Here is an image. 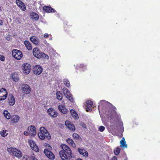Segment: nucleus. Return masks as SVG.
<instances>
[{
    "instance_id": "4c0bfd02",
    "label": "nucleus",
    "mask_w": 160,
    "mask_h": 160,
    "mask_svg": "<svg viewBox=\"0 0 160 160\" xmlns=\"http://www.w3.org/2000/svg\"><path fill=\"white\" fill-rule=\"evenodd\" d=\"M64 24V29L65 31L66 32L67 30V29L68 28H69L71 26L68 24V22H65Z\"/></svg>"
},
{
    "instance_id": "c9c22d12",
    "label": "nucleus",
    "mask_w": 160,
    "mask_h": 160,
    "mask_svg": "<svg viewBox=\"0 0 160 160\" xmlns=\"http://www.w3.org/2000/svg\"><path fill=\"white\" fill-rule=\"evenodd\" d=\"M72 136L73 138L76 140H78L79 138H81L79 135L76 133H74Z\"/></svg>"
},
{
    "instance_id": "0eeeda50",
    "label": "nucleus",
    "mask_w": 160,
    "mask_h": 160,
    "mask_svg": "<svg viewBox=\"0 0 160 160\" xmlns=\"http://www.w3.org/2000/svg\"><path fill=\"white\" fill-rule=\"evenodd\" d=\"M21 89L22 93L26 94H28L31 91L30 86L26 84H22L21 85Z\"/></svg>"
},
{
    "instance_id": "e433bc0d",
    "label": "nucleus",
    "mask_w": 160,
    "mask_h": 160,
    "mask_svg": "<svg viewBox=\"0 0 160 160\" xmlns=\"http://www.w3.org/2000/svg\"><path fill=\"white\" fill-rule=\"evenodd\" d=\"M120 151V148L118 147H117L115 150H114V152L115 155H118L119 154Z\"/></svg>"
},
{
    "instance_id": "c85d7f7f",
    "label": "nucleus",
    "mask_w": 160,
    "mask_h": 160,
    "mask_svg": "<svg viewBox=\"0 0 160 160\" xmlns=\"http://www.w3.org/2000/svg\"><path fill=\"white\" fill-rule=\"evenodd\" d=\"M67 142L68 144L70 146L73 147H75L76 145L74 141L71 139L68 138L67 139Z\"/></svg>"
},
{
    "instance_id": "423d86ee",
    "label": "nucleus",
    "mask_w": 160,
    "mask_h": 160,
    "mask_svg": "<svg viewBox=\"0 0 160 160\" xmlns=\"http://www.w3.org/2000/svg\"><path fill=\"white\" fill-rule=\"evenodd\" d=\"M22 68L23 73L28 74L31 71V65L28 63H24L22 65Z\"/></svg>"
},
{
    "instance_id": "6ab92c4d",
    "label": "nucleus",
    "mask_w": 160,
    "mask_h": 160,
    "mask_svg": "<svg viewBox=\"0 0 160 160\" xmlns=\"http://www.w3.org/2000/svg\"><path fill=\"white\" fill-rule=\"evenodd\" d=\"M78 151L79 153L83 157L86 158L88 156V153L85 149L78 148Z\"/></svg>"
},
{
    "instance_id": "37998d69",
    "label": "nucleus",
    "mask_w": 160,
    "mask_h": 160,
    "mask_svg": "<svg viewBox=\"0 0 160 160\" xmlns=\"http://www.w3.org/2000/svg\"><path fill=\"white\" fill-rule=\"evenodd\" d=\"M44 37L45 38H47L48 37V33H45L44 35Z\"/></svg>"
},
{
    "instance_id": "473e14b6",
    "label": "nucleus",
    "mask_w": 160,
    "mask_h": 160,
    "mask_svg": "<svg viewBox=\"0 0 160 160\" xmlns=\"http://www.w3.org/2000/svg\"><path fill=\"white\" fill-rule=\"evenodd\" d=\"M93 102L91 100H88L86 102V107L88 109H90L92 106Z\"/></svg>"
},
{
    "instance_id": "ddd939ff",
    "label": "nucleus",
    "mask_w": 160,
    "mask_h": 160,
    "mask_svg": "<svg viewBox=\"0 0 160 160\" xmlns=\"http://www.w3.org/2000/svg\"><path fill=\"white\" fill-rule=\"evenodd\" d=\"M29 142L30 147L33 151L36 152H38L39 151L38 146L34 141L32 140H30L29 141Z\"/></svg>"
},
{
    "instance_id": "79ce46f5",
    "label": "nucleus",
    "mask_w": 160,
    "mask_h": 160,
    "mask_svg": "<svg viewBox=\"0 0 160 160\" xmlns=\"http://www.w3.org/2000/svg\"><path fill=\"white\" fill-rule=\"evenodd\" d=\"M5 60V57L3 55H1V61H4Z\"/></svg>"
},
{
    "instance_id": "2eb2a0df",
    "label": "nucleus",
    "mask_w": 160,
    "mask_h": 160,
    "mask_svg": "<svg viewBox=\"0 0 160 160\" xmlns=\"http://www.w3.org/2000/svg\"><path fill=\"white\" fill-rule=\"evenodd\" d=\"M65 125L70 130L72 131H75V128L74 125L70 121H66L65 122Z\"/></svg>"
},
{
    "instance_id": "ea45409f",
    "label": "nucleus",
    "mask_w": 160,
    "mask_h": 160,
    "mask_svg": "<svg viewBox=\"0 0 160 160\" xmlns=\"http://www.w3.org/2000/svg\"><path fill=\"white\" fill-rule=\"evenodd\" d=\"M30 158L27 155H26L23 157L22 160H29Z\"/></svg>"
},
{
    "instance_id": "f8f14e48",
    "label": "nucleus",
    "mask_w": 160,
    "mask_h": 160,
    "mask_svg": "<svg viewBox=\"0 0 160 160\" xmlns=\"http://www.w3.org/2000/svg\"><path fill=\"white\" fill-rule=\"evenodd\" d=\"M28 131L30 135L34 136L36 134V130L35 126L32 125L30 126L28 128Z\"/></svg>"
},
{
    "instance_id": "aec40b11",
    "label": "nucleus",
    "mask_w": 160,
    "mask_h": 160,
    "mask_svg": "<svg viewBox=\"0 0 160 160\" xmlns=\"http://www.w3.org/2000/svg\"><path fill=\"white\" fill-rule=\"evenodd\" d=\"M8 101L9 104L10 106H13L15 104V99L12 94L9 95Z\"/></svg>"
},
{
    "instance_id": "1a4fd4ad",
    "label": "nucleus",
    "mask_w": 160,
    "mask_h": 160,
    "mask_svg": "<svg viewBox=\"0 0 160 160\" xmlns=\"http://www.w3.org/2000/svg\"><path fill=\"white\" fill-rule=\"evenodd\" d=\"M48 114L52 118L56 117L58 114V112L52 108H50L47 110Z\"/></svg>"
},
{
    "instance_id": "393cba45",
    "label": "nucleus",
    "mask_w": 160,
    "mask_h": 160,
    "mask_svg": "<svg viewBox=\"0 0 160 160\" xmlns=\"http://www.w3.org/2000/svg\"><path fill=\"white\" fill-rule=\"evenodd\" d=\"M11 78L15 82H17L19 80V78L18 74L14 72L11 74Z\"/></svg>"
},
{
    "instance_id": "de8ad7c7",
    "label": "nucleus",
    "mask_w": 160,
    "mask_h": 160,
    "mask_svg": "<svg viewBox=\"0 0 160 160\" xmlns=\"http://www.w3.org/2000/svg\"><path fill=\"white\" fill-rule=\"evenodd\" d=\"M0 21H1V25H2V24H1V23H3V22H2V20H0Z\"/></svg>"
},
{
    "instance_id": "39448f33",
    "label": "nucleus",
    "mask_w": 160,
    "mask_h": 160,
    "mask_svg": "<svg viewBox=\"0 0 160 160\" xmlns=\"http://www.w3.org/2000/svg\"><path fill=\"white\" fill-rule=\"evenodd\" d=\"M12 55L13 57L16 59L20 60L23 56L22 52L17 49H13L12 51Z\"/></svg>"
},
{
    "instance_id": "5701e85b",
    "label": "nucleus",
    "mask_w": 160,
    "mask_h": 160,
    "mask_svg": "<svg viewBox=\"0 0 160 160\" xmlns=\"http://www.w3.org/2000/svg\"><path fill=\"white\" fill-rule=\"evenodd\" d=\"M58 108L59 110L62 113L64 114L67 113L68 110L65 107L62 105H59L58 106Z\"/></svg>"
},
{
    "instance_id": "f03ea898",
    "label": "nucleus",
    "mask_w": 160,
    "mask_h": 160,
    "mask_svg": "<svg viewBox=\"0 0 160 160\" xmlns=\"http://www.w3.org/2000/svg\"><path fill=\"white\" fill-rule=\"evenodd\" d=\"M38 135L39 138L41 140L47 139L49 140L51 136L47 130L44 127H41L40 129V132L38 133Z\"/></svg>"
},
{
    "instance_id": "b1692460",
    "label": "nucleus",
    "mask_w": 160,
    "mask_h": 160,
    "mask_svg": "<svg viewBox=\"0 0 160 160\" xmlns=\"http://www.w3.org/2000/svg\"><path fill=\"white\" fill-rule=\"evenodd\" d=\"M59 155L62 160H68V157L64 151H60L59 152Z\"/></svg>"
},
{
    "instance_id": "f3484780",
    "label": "nucleus",
    "mask_w": 160,
    "mask_h": 160,
    "mask_svg": "<svg viewBox=\"0 0 160 160\" xmlns=\"http://www.w3.org/2000/svg\"><path fill=\"white\" fill-rule=\"evenodd\" d=\"M43 10L48 13L56 12V11L51 7L44 6L43 7Z\"/></svg>"
},
{
    "instance_id": "6e6552de",
    "label": "nucleus",
    "mask_w": 160,
    "mask_h": 160,
    "mask_svg": "<svg viewBox=\"0 0 160 160\" xmlns=\"http://www.w3.org/2000/svg\"><path fill=\"white\" fill-rule=\"evenodd\" d=\"M42 67L39 65H35L33 68V73L36 75L41 74L42 72Z\"/></svg>"
},
{
    "instance_id": "cd10ccee",
    "label": "nucleus",
    "mask_w": 160,
    "mask_h": 160,
    "mask_svg": "<svg viewBox=\"0 0 160 160\" xmlns=\"http://www.w3.org/2000/svg\"><path fill=\"white\" fill-rule=\"evenodd\" d=\"M70 113H71L72 117L75 119H77L79 117L78 115L76 112V111L73 109H71L70 110Z\"/></svg>"
},
{
    "instance_id": "dca6fc26",
    "label": "nucleus",
    "mask_w": 160,
    "mask_h": 160,
    "mask_svg": "<svg viewBox=\"0 0 160 160\" xmlns=\"http://www.w3.org/2000/svg\"><path fill=\"white\" fill-rule=\"evenodd\" d=\"M66 92L64 93V95L70 101L72 102H74V99L73 98L72 95L68 89H66Z\"/></svg>"
},
{
    "instance_id": "a878e982",
    "label": "nucleus",
    "mask_w": 160,
    "mask_h": 160,
    "mask_svg": "<svg viewBox=\"0 0 160 160\" xmlns=\"http://www.w3.org/2000/svg\"><path fill=\"white\" fill-rule=\"evenodd\" d=\"M26 48L28 50H31L32 49V46L31 43L28 41L25 40L24 42Z\"/></svg>"
},
{
    "instance_id": "a19ab883",
    "label": "nucleus",
    "mask_w": 160,
    "mask_h": 160,
    "mask_svg": "<svg viewBox=\"0 0 160 160\" xmlns=\"http://www.w3.org/2000/svg\"><path fill=\"white\" fill-rule=\"evenodd\" d=\"M30 160H38V159L34 156H31L29 158Z\"/></svg>"
},
{
    "instance_id": "9d476101",
    "label": "nucleus",
    "mask_w": 160,
    "mask_h": 160,
    "mask_svg": "<svg viewBox=\"0 0 160 160\" xmlns=\"http://www.w3.org/2000/svg\"><path fill=\"white\" fill-rule=\"evenodd\" d=\"M62 148L63 149L62 151H64V152L66 153L69 156L72 157V151L68 146L65 144H63L62 145Z\"/></svg>"
},
{
    "instance_id": "7c9ffc66",
    "label": "nucleus",
    "mask_w": 160,
    "mask_h": 160,
    "mask_svg": "<svg viewBox=\"0 0 160 160\" xmlns=\"http://www.w3.org/2000/svg\"><path fill=\"white\" fill-rule=\"evenodd\" d=\"M57 98L59 100H61L62 98L63 95L62 93L60 91H57L56 93Z\"/></svg>"
},
{
    "instance_id": "412c9836",
    "label": "nucleus",
    "mask_w": 160,
    "mask_h": 160,
    "mask_svg": "<svg viewBox=\"0 0 160 160\" xmlns=\"http://www.w3.org/2000/svg\"><path fill=\"white\" fill-rule=\"evenodd\" d=\"M31 41L35 44L38 45L40 44V41L39 39L36 37H32L30 38Z\"/></svg>"
},
{
    "instance_id": "4468645a",
    "label": "nucleus",
    "mask_w": 160,
    "mask_h": 160,
    "mask_svg": "<svg viewBox=\"0 0 160 160\" xmlns=\"http://www.w3.org/2000/svg\"><path fill=\"white\" fill-rule=\"evenodd\" d=\"M8 92L6 90L3 88L1 89V101L5 100L7 98Z\"/></svg>"
},
{
    "instance_id": "2f4dec72",
    "label": "nucleus",
    "mask_w": 160,
    "mask_h": 160,
    "mask_svg": "<svg viewBox=\"0 0 160 160\" xmlns=\"http://www.w3.org/2000/svg\"><path fill=\"white\" fill-rule=\"evenodd\" d=\"M3 115L7 119H10L11 118L10 114L7 110H5L4 111Z\"/></svg>"
},
{
    "instance_id": "4be33fe9",
    "label": "nucleus",
    "mask_w": 160,
    "mask_h": 160,
    "mask_svg": "<svg viewBox=\"0 0 160 160\" xmlns=\"http://www.w3.org/2000/svg\"><path fill=\"white\" fill-rule=\"evenodd\" d=\"M10 118L11 122L14 123L17 122L20 119L19 116L17 115H12Z\"/></svg>"
},
{
    "instance_id": "c756f323",
    "label": "nucleus",
    "mask_w": 160,
    "mask_h": 160,
    "mask_svg": "<svg viewBox=\"0 0 160 160\" xmlns=\"http://www.w3.org/2000/svg\"><path fill=\"white\" fill-rule=\"evenodd\" d=\"M120 147L123 148H127V145L126 144V142L125 141V139L124 138H122V140L120 142Z\"/></svg>"
},
{
    "instance_id": "c03bdc74",
    "label": "nucleus",
    "mask_w": 160,
    "mask_h": 160,
    "mask_svg": "<svg viewBox=\"0 0 160 160\" xmlns=\"http://www.w3.org/2000/svg\"><path fill=\"white\" fill-rule=\"evenodd\" d=\"M111 160H117V159L116 157L114 156L112 158Z\"/></svg>"
},
{
    "instance_id": "bb28decb",
    "label": "nucleus",
    "mask_w": 160,
    "mask_h": 160,
    "mask_svg": "<svg viewBox=\"0 0 160 160\" xmlns=\"http://www.w3.org/2000/svg\"><path fill=\"white\" fill-rule=\"evenodd\" d=\"M31 18L32 19H34L36 21H37L39 18L38 15L35 12H32L31 15Z\"/></svg>"
},
{
    "instance_id": "f704fd0d",
    "label": "nucleus",
    "mask_w": 160,
    "mask_h": 160,
    "mask_svg": "<svg viewBox=\"0 0 160 160\" xmlns=\"http://www.w3.org/2000/svg\"><path fill=\"white\" fill-rule=\"evenodd\" d=\"M64 83L66 86L68 88L70 87L69 81L67 79H64Z\"/></svg>"
},
{
    "instance_id": "8fccbe9b",
    "label": "nucleus",
    "mask_w": 160,
    "mask_h": 160,
    "mask_svg": "<svg viewBox=\"0 0 160 160\" xmlns=\"http://www.w3.org/2000/svg\"><path fill=\"white\" fill-rule=\"evenodd\" d=\"M86 111H87V112L88 111V110L87 109V110H86Z\"/></svg>"
},
{
    "instance_id": "58836bf2",
    "label": "nucleus",
    "mask_w": 160,
    "mask_h": 160,
    "mask_svg": "<svg viewBox=\"0 0 160 160\" xmlns=\"http://www.w3.org/2000/svg\"><path fill=\"white\" fill-rule=\"evenodd\" d=\"M105 129V128L104 127L101 126L99 128V130L101 132H103Z\"/></svg>"
},
{
    "instance_id": "09e8293b",
    "label": "nucleus",
    "mask_w": 160,
    "mask_h": 160,
    "mask_svg": "<svg viewBox=\"0 0 160 160\" xmlns=\"http://www.w3.org/2000/svg\"><path fill=\"white\" fill-rule=\"evenodd\" d=\"M124 160H127V158H125Z\"/></svg>"
},
{
    "instance_id": "9b49d317",
    "label": "nucleus",
    "mask_w": 160,
    "mask_h": 160,
    "mask_svg": "<svg viewBox=\"0 0 160 160\" xmlns=\"http://www.w3.org/2000/svg\"><path fill=\"white\" fill-rule=\"evenodd\" d=\"M44 152L46 156L50 159H54L55 156L54 154L51 151L47 149H45L44 151Z\"/></svg>"
},
{
    "instance_id": "a211bd4d",
    "label": "nucleus",
    "mask_w": 160,
    "mask_h": 160,
    "mask_svg": "<svg viewBox=\"0 0 160 160\" xmlns=\"http://www.w3.org/2000/svg\"><path fill=\"white\" fill-rule=\"evenodd\" d=\"M17 5L23 11H25L26 9V7L22 1L20 0H17L16 1Z\"/></svg>"
},
{
    "instance_id": "72a5a7b5",
    "label": "nucleus",
    "mask_w": 160,
    "mask_h": 160,
    "mask_svg": "<svg viewBox=\"0 0 160 160\" xmlns=\"http://www.w3.org/2000/svg\"><path fill=\"white\" fill-rule=\"evenodd\" d=\"M8 134V131L6 130H2V131H1V135L3 137H5Z\"/></svg>"
},
{
    "instance_id": "49530a36",
    "label": "nucleus",
    "mask_w": 160,
    "mask_h": 160,
    "mask_svg": "<svg viewBox=\"0 0 160 160\" xmlns=\"http://www.w3.org/2000/svg\"><path fill=\"white\" fill-rule=\"evenodd\" d=\"M80 68H83V67H84V65H81H81H80Z\"/></svg>"
},
{
    "instance_id": "7ed1b4c3",
    "label": "nucleus",
    "mask_w": 160,
    "mask_h": 160,
    "mask_svg": "<svg viewBox=\"0 0 160 160\" xmlns=\"http://www.w3.org/2000/svg\"><path fill=\"white\" fill-rule=\"evenodd\" d=\"M7 151L9 153L17 158H20L22 156V152L19 150L15 148H8L7 149Z\"/></svg>"
},
{
    "instance_id": "f257e3e1",
    "label": "nucleus",
    "mask_w": 160,
    "mask_h": 160,
    "mask_svg": "<svg viewBox=\"0 0 160 160\" xmlns=\"http://www.w3.org/2000/svg\"><path fill=\"white\" fill-rule=\"evenodd\" d=\"M109 106L108 108L107 117L108 121L110 123L115 122L117 119L118 114L116 111V108L111 103H109Z\"/></svg>"
},
{
    "instance_id": "a18cd8bd",
    "label": "nucleus",
    "mask_w": 160,
    "mask_h": 160,
    "mask_svg": "<svg viewBox=\"0 0 160 160\" xmlns=\"http://www.w3.org/2000/svg\"><path fill=\"white\" fill-rule=\"evenodd\" d=\"M28 132H27V131H24V134L25 136H27L28 135Z\"/></svg>"
},
{
    "instance_id": "20e7f679",
    "label": "nucleus",
    "mask_w": 160,
    "mask_h": 160,
    "mask_svg": "<svg viewBox=\"0 0 160 160\" xmlns=\"http://www.w3.org/2000/svg\"><path fill=\"white\" fill-rule=\"evenodd\" d=\"M33 54L34 56L38 58L42 57H48V56L44 53L42 52L38 48H34L33 50Z\"/></svg>"
}]
</instances>
